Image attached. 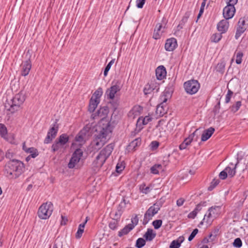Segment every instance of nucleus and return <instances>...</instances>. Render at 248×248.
I'll use <instances>...</instances> for the list:
<instances>
[{
  "label": "nucleus",
  "mask_w": 248,
  "mask_h": 248,
  "mask_svg": "<svg viewBox=\"0 0 248 248\" xmlns=\"http://www.w3.org/2000/svg\"><path fill=\"white\" fill-rule=\"evenodd\" d=\"M219 230L218 229H215L210 234L209 237H211L212 236L216 237L218 233Z\"/></svg>",
  "instance_id": "69168bd1"
},
{
  "label": "nucleus",
  "mask_w": 248,
  "mask_h": 248,
  "mask_svg": "<svg viewBox=\"0 0 248 248\" xmlns=\"http://www.w3.org/2000/svg\"><path fill=\"white\" fill-rule=\"evenodd\" d=\"M233 94V92L231 90H228L227 94L226 95L225 103H228L231 100L232 96Z\"/></svg>",
  "instance_id": "3c124183"
},
{
  "label": "nucleus",
  "mask_w": 248,
  "mask_h": 248,
  "mask_svg": "<svg viewBox=\"0 0 248 248\" xmlns=\"http://www.w3.org/2000/svg\"><path fill=\"white\" fill-rule=\"evenodd\" d=\"M99 100L95 99L94 98H91L89 105L88 110L90 112L94 111L98 104L99 103Z\"/></svg>",
  "instance_id": "393cba45"
},
{
  "label": "nucleus",
  "mask_w": 248,
  "mask_h": 248,
  "mask_svg": "<svg viewBox=\"0 0 248 248\" xmlns=\"http://www.w3.org/2000/svg\"><path fill=\"white\" fill-rule=\"evenodd\" d=\"M145 240L143 238H138L136 241V247L138 248H141L145 245Z\"/></svg>",
  "instance_id": "79ce46f5"
},
{
  "label": "nucleus",
  "mask_w": 248,
  "mask_h": 248,
  "mask_svg": "<svg viewBox=\"0 0 248 248\" xmlns=\"http://www.w3.org/2000/svg\"><path fill=\"white\" fill-rule=\"evenodd\" d=\"M220 210L221 207L219 206H214L209 208L199 225H202L204 222L207 225H211L213 220L220 214Z\"/></svg>",
  "instance_id": "423d86ee"
},
{
  "label": "nucleus",
  "mask_w": 248,
  "mask_h": 248,
  "mask_svg": "<svg viewBox=\"0 0 248 248\" xmlns=\"http://www.w3.org/2000/svg\"><path fill=\"white\" fill-rule=\"evenodd\" d=\"M197 214V213L194 210L188 215V217L189 218H194L196 216Z\"/></svg>",
  "instance_id": "e2e57ef3"
},
{
  "label": "nucleus",
  "mask_w": 248,
  "mask_h": 248,
  "mask_svg": "<svg viewBox=\"0 0 248 248\" xmlns=\"http://www.w3.org/2000/svg\"><path fill=\"white\" fill-rule=\"evenodd\" d=\"M7 134L6 127L3 124H0V135L2 137H5Z\"/></svg>",
  "instance_id": "58836bf2"
},
{
  "label": "nucleus",
  "mask_w": 248,
  "mask_h": 248,
  "mask_svg": "<svg viewBox=\"0 0 248 248\" xmlns=\"http://www.w3.org/2000/svg\"><path fill=\"white\" fill-rule=\"evenodd\" d=\"M102 89L101 88H99L97 90L95 91L93 96H92V98H94L95 99L100 101V98L102 96Z\"/></svg>",
  "instance_id": "c9c22d12"
},
{
  "label": "nucleus",
  "mask_w": 248,
  "mask_h": 248,
  "mask_svg": "<svg viewBox=\"0 0 248 248\" xmlns=\"http://www.w3.org/2000/svg\"><path fill=\"white\" fill-rule=\"evenodd\" d=\"M239 161H237L235 164L230 163L229 165L225 168L226 171L227 172V175L232 178L233 177L236 173V168L238 165Z\"/></svg>",
  "instance_id": "6ab92c4d"
},
{
  "label": "nucleus",
  "mask_w": 248,
  "mask_h": 248,
  "mask_svg": "<svg viewBox=\"0 0 248 248\" xmlns=\"http://www.w3.org/2000/svg\"><path fill=\"white\" fill-rule=\"evenodd\" d=\"M53 210V205L51 202H46L42 204L39 207L38 215L39 218L46 219L49 217Z\"/></svg>",
  "instance_id": "0eeeda50"
},
{
  "label": "nucleus",
  "mask_w": 248,
  "mask_h": 248,
  "mask_svg": "<svg viewBox=\"0 0 248 248\" xmlns=\"http://www.w3.org/2000/svg\"><path fill=\"white\" fill-rule=\"evenodd\" d=\"M227 172L226 171V170H224L220 172L219 174V177L222 180H224L227 177Z\"/></svg>",
  "instance_id": "6e6d98bb"
},
{
  "label": "nucleus",
  "mask_w": 248,
  "mask_h": 248,
  "mask_svg": "<svg viewBox=\"0 0 248 248\" xmlns=\"http://www.w3.org/2000/svg\"><path fill=\"white\" fill-rule=\"evenodd\" d=\"M26 98V93L23 91H21L19 93L16 94L13 98L12 104L8 110L13 113L21 108Z\"/></svg>",
  "instance_id": "39448f33"
},
{
  "label": "nucleus",
  "mask_w": 248,
  "mask_h": 248,
  "mask_svg": "<svg viewBox=\"0 0 248 248\" xmlns=\"http://www.w3.org/2000/svg\"><path fill=\"white\" fill-rule=\"evenodd\" d=\"M214 131L215 128L212 127H211L208 129L204 130L202 135V141H205L208 140L214 133Z\"/></svg>",
  "instance_id": "5701e85b"
},
{
  "label": "nucleus",
  "mask_w": 248,
  "mask_h": 248,
  "mask_svg": "<svg viewBox=\"0 0 248 248\" xmlns=\"http://www.w3.org/2000/svg\"><path fill=\"white\" fill-rule=\"evenodd\" d=\"M184 87L187 93L194 94L198 91L200 84L197 80L191 79L185 82Z\"/></svg>",
  "instance_id": "6e6552de"
},
{
  "label": "nucleus",
  "mask_w": 248,
  "mask_h": 248,
  "mask_svg": "<svg viewBox=\"0 0 248 248\" xmlns=\"http://www.w3.org/2000/svg\"><path fill=\"white\" fill-rule=\"evenodd\" d=\"M83 155V151L80 149H77L74 152L70 160L68 166L70 169H73L80 160L81 157Z\"/></svg>",
  "instance_id": "f8f14e48"
},
{
  "label": "nucleus",
  "mask_w": 248,
  "mask_h": 248,
  "mask_svg": "<svg viewBox=\"0 0 248 248\" xmlns=\"http://www.w3.org/2000/svg\"><path fill=\"white\" fill-rule=\"evenodd\" d=\"M151 172L153 174H158L160 171L163 170L162 166L160 164H155L151 167Z\"/></svg>",
  "instance_id": "473e14b6"
},
{
  "label": "nucleus",
  "mask_w": 248,
  "mask_h": 248,
  "mask_svg": "<svg viewBox=\"0 0 248 248\" xmlns=\"http://www.w3.org/2000/svg\"><path fill=\"white\" fill-rule=\"evenodd\" d=\"M61 217H62V221H61V225H65L68 221L67 218L66 217H65L63 216L62 215Z\"/></svg>",
  "instance_id": "338daca9"
},
{
  "label": "nucleus",
  "mask_w": 248,
  "mask_h": 248,
  "mask_svg": "<svg viewBox=\"0 0 248 248\" xmlns=\"http://www.w3.org/2000/svg\"><path fill=\"white\" fill-rule=\"evenodd\" d=\"M162 220L161 219H157L154 220L152 224L155 229H158L162 225Z\"/></svg>",
  "instance_id": "a18cd8bd"
},
{
  "label": "nucleus",
  "mask_w": 248,
  "mask_h": 248,
  "mask_svg": "<svg viewBox=\"0 0 248 248\" xmlns=\"http://www.w3.org/2000/svg\"><path fill=\"white\" fill-rule=\"evenodd\" d=\"M139 221V218L137 217V216H135L134 217H132L131 218V222L130 224H133L134 227L137 225Z\"/></svg>",
  "instance_id": "13d9d810"
},
{
  "label": "nucleus",
  "mask_w": 248,
  "mask_h": 248,
  "mask_svg": "<svg viewBox=\"0 0 248 248\" xmlns=\"http://www.w3.org/2000/svg\"><path fill=\"white\" fill-rule=\"evenodd\" d=\"M124 168V167L123 165H119L118 164L116 167V170L117 172L120 173Z\"/></svg>",
  "instance_id": "052dcab7"
},
{
  "label": "nucleus",
  "mask_w": 248,
  "mask_h": 248,
  "mask_svg": "<svg viewBox=\"0 0 248 248\" xmlns=\"http://www.w3.org/2000/svg\"><path fill=\"white\" fill-rule=\"evenodd\" d=\"M198 231H198V229H195L192 231V232H191V233L188 237V240L189 241H191L194 238V237L196 236V235L198 233Z\"/></svg>",
  "instance_id": "5fc2aeb1"
},
{
  "label": "nucleus",
  "mask_w": 248,
  "mask_h": 248,
  "mask_svg": "<svg viewBox=\"0 0 248 248\" xmlns=\"http://www.w3.org/2000/svg\"><path fill=\"white\" fill-rule=\"evenodd\" d=\"M23 149L27 153H30L32 158H35L38 155L37 150L34 147L28 148L25 145V143L23 144Z\"/></svg>",
  "instance_id": "b1692460"
},
{
  "label": "nucleus",
  "mask_w": 248,
  "mask_h": 248,
  "mask_svg": "<svg viewBox=\"0 0 248 248\" xmlns=\"http://www.w3.org/2000/svg\"><path fill=\"white\" fill-rule=\"evenodd\" d=\"M222 37V33L221 32L214 33L211 37V41L217 43L221 40Z\"/></svg>",
  "instance_id": "4c0bfd02"
},
{
  "label": "nucleus",
  "mask_w": 248,
  "mask_h": 248,
  "mask_svg": "<svg viewBox=\"0 0 248 248\" xmlns=\"http://www.w3.org/2000/svg\"><path fill=\"white\" fill-rule=\"evenodd\" d=\"M159 90V84L157 83L155 80L151 81L147 84L143 89V92L145 95L152 94L153 95L157 93Z\"/></svg>",
  "instance_id": "9d476101"
},
{
  "label": "nucleus",
  "mask_w": 248,
  "mask_h": 248,
  "mask_svg": "<svg viewBox=\"0 0 248 248\" xmlns=\"http://www.w3.org/2000/svg\"><path fill=\"white\" fill-rule=\"evenodd\" d=\"M189 17V13H186L184 16L183 17L182 20H181L179 24L178 25L177 28L179 29H182L184 25L185 24L186 22H187L188 19Z\"/></svg>",
  "instance_id": "72a5a7b5"
},
{
  "label": "nucleus",
  "mask_w": 248,
  "mask_h": 248,
  "mask_svg": "<svg viewBox=\"0 0 248 248\" xmlns=\"http://www.w3.org/2000/svg\"><path fill=\"white\" fill-rule=\"evenodd\" d=\"M241 106V101L236 102L235 104L232 105L231 107V111L234 113L236 112L239 109Z\"/></svg>",
  "instance_id": "c03bdc74"
},
{
  "label": "nucleus",
  "mask_w": 248,
  "mask_h": 248,
  "mask_svg": "<svg viewBox=\"0 0 248 248\" xmlns=\"http://www.w3.org/2000/svg\"><path fill=\"white\" fill-rule=\"evenodd\" d=\"M146 0H137L136 5L139 8H142L145 3Z\"/></svg>",
  "instance_id": "4d7b16f0"
},
{
  "label": "nucleus",
  "mask_w": 248,
  "mask_h": 248,
  "mask_svg": "<svg viewBox=\"0 0 248 248\" xmlns=\"http://www.w3.org/2000/svg\"><path fill=\"white\" fill-rule=\"evenodd\" d=\"M172 86L173 83H171V87L170 88L167 87L165 89L163 92V94L160 97L161 103L157 105L156 109V114L159 117L163 116L167 113L168 108L167 105V102L169 98L170 97L171 94L173 92V89Z\"/></svg>",
  "instance_id": "f257e3e1"
},
{
  "label": "nucleus",
  "mask_w": 248,
  "mask_h": 248,
  "mask_svg": "<svg viewBox=\"0 0 248 248\" xmlns=\"http://www.w3.org/2000/svg\"><path fill=\"white\" fill-rule=\"evenodd\" d=\"M235 12V8L234 6L230 4H227L224 7L223 12V15L224 18L227 20L232 18Z\"/></svg>",
  "instance_id": "4468645a"
},
{
  "label": "nucleus",
  "mask_w": 248,
  "mask_h": 248,
  "mask_svg": "<svg viewBox=\"0 0 248 248\" xmlns=\"http://www.w3.org/2000/svg\"><path fill=\"white\" fill-rule=\"evenodd\" d=\"M198 130V129H197L193 133L190 135L188 137L186 138L183 142L186 144L187 146L189 145L193 140Z\"/></svg>",
  "instance_id": "e433bc0d"
},
{
  "label": "nucleus",
  "mask_w": 248,
  "mask_h": 248,
  "mask_svg": "<svg viewBox=\"0 0 248 248\" xmlns=\"http://www.w3.org/2000/svg\"><path fill=\"white\" fill-rule=\"evenodd\" d=\"M162 26L160 23H158L156 24L153 35V38L157 40L160 38L161 35L160 30L162 28Z\"/></svg>",
  "instance_id": "bb28decb"
},
{
  "label": "nucleus",
  "mask_w": 248,
  "mask_h": 248,
  "mask_svg": "<svg viewBox=\"0 0 248 248\" xmlns=\"http://www.w3.org/2000/svg\"><path fill=\"white\" fill-rule=\"evenodd\" d=\"M161 206L160 203L156 202L147 210L144 216V224L147 223L152 218V217L157 213L158 211L160 210Z\"/></svg>",
  "instance_id": "1a4fd4ad"
},
{
  "label": "nucleus",
  "mask_w": 248,
  "mask_h": 248,
  "mask_svg": "<svg viewBox=\"0 0 248 248\" xmlns=\"http://www.w3.org/2000/svg\"><path fill=\"white\" fill-rule=\"evenodd\" d=\"M88 221V217H86L85 221L79 224L78 231L76 234V238L77 239H79L82 236V233L84 232V228L85 227V225Z\"/></svg>",
  "instance_id": "a878e982"
},
{
  "label": "nucleus",
  "mask_w": 248,
  "mask_h": 248,
  "mask_svg": "<svg viewBox=\"0 0 248 248\" xmlns=\"http://www.w3.org/2000/svg\"><path fill=\"white\" fill-rule=\"evenodd\" d=\"M205 5V2H202V5H201V7L200 8L199 13L198 17H197L198 18H199L201 16L202 14Z\"/></svg>",
  "instance_id": "bf43d9fd"
},
{
  "label": "nucleus",
  "mask_w": 248,
  "mask_h": 248,
  "mask_svg": "<svg viewBox=\"0 0 248 248\" xmlns=\"http://www.w3.org/2000/svg\"><path fill=\"white\" fill-rule=\"evenodd\" d=\"M220 182V180L217 179H214L211 182L210 186L208 187V189L209 191L212 190Z\"/></svg>",
  "instance_id": "a19ab883"
},
{
  "label": "nucleus",
  "mask_w": 248,
  "mask_h": 248,
  "mask_svg": "<svg viewBox=\"0 0 248 248\" xmlns=\"http://www.w3.org/2000/svg\"><path fill=\"white\" fill-rule=\"evenodd\" d=\"M5 156L7 158L11 159L13 156V154L10 151H8L5 154Z\"/></svg>",
  "instance_id": "774afa93"
},
{
  "label": "nucleus",
  "mask_w": 248,
  "mask_h": 248,
  "mask_svg": "<svg viewBox=\"0 0 248 248\" xmlns=\"http://www.w3.org/2000/svg\"><path fill=\"white\" fill-rule=\"evenodd\" d=\"M114 144L110 143L102 150L93 162V166L97 168L101 167L111 154L114 149Z\"/></svg>",
  "instance_id": "20e7f679"
},
{
  "label": "nucleus",
  "mask_w": 248,
  "mask_h": 248,
  "mask_svg": "<svg viewBox=\"0 0 248 248\" xmlns=\"http://www.w3.org/2000/svg\"><path fill=\"white\" fill-rule=\"evenodd\" d=\"M225 64L224 62L218 63L217 65V70L220 72H223Z\"/></svg>",
  "instance_id": "603ef678"
},
{
  "label": "nucleus",
  "mask_w": 248,
  "mask_h": 248,
  "mask_svg": "<svg viewBox=\"0 0 248 248\" xmlns=\"http://www.w3.org/2000/svg\"><path fill=\"white\" fill-rule=\"evenodd\" d=\"M121 87L117 84L111 86L109 88L107 89L106 92L107 98L113 99L115 97V95L121 90Z\"/></svg>",
  "instance_id": "ddd939ff"
},
{
  "label": "nucleus",
  "mask_w": 248,
  "mask_h": 248,
  "mask_svg": "<svg viewBox=\"0 0 248 248\" xmlns=\"http://www.w3.org/2000/svg\"><path fill=\"white\" fill-rule=\"evenodd\" d=\"M58 129L59 125L57 124V120H56L55 124L48 131L47 136L44 140V143L46 144L50 143L56 136Z\"/></svg>",
  "instance_id": "9b49d317"
},
{
  "label": "nucleus",
  "mask_w": 248,
  "mask_h": 248,
  "mask_svg": "<svg viewBox=\"0 0 248 248\" xmlns=\"http://www.w3.org/2000/svg\"><path fill=\"white\" fill-rule=\"evenodd\" d=\"M118 225V222L116 220H113L112 221L110 222L109 223V227L111 230H115L117 228Z\"/></svg>",
  "instance_id": "8fccbe9b"
},
{
  "label": "nucleus",
  "mask_w": 248,
  "mask_h": 248,
  "mask_svg": "<svg viewBox=\"0 0 248 248\" xmlns=\"http://www.w3.org/2000/svg\"><path fill=\"white\" fill-rule=\"evenodd\" d=\"M89 131L87 128H83L79 133L76 136L75 140L80 143L84 142L87 139Z\"/></svg>",
  "instance_id": "dca6fc26"
},
{
  "label": "nucleus",
  "mask_w": 248,
  "mask_h": 248,
  "mask_svg": "<svg viewBox=\"0 0 248 248\" xmlns=\"http://www.w3.org/2000/svg\"><path fill=\"white\" fill-rule=\"evenodd\" d=\"M125 205H126V200L124 199L123 200V201L121 202V203L119 204V205L118 207V208H117V210L118 211V212H119L118 215H121L123 209L125 207Z\"/></svg>",
  "instance_id": "ea45409f"
},
{
  "label": "nucleus",
  "mask_w": 248,
  "mask_h": 248,
  "mask_svg": "<svg viewBox=\"0 0 248 248\" xmlns=\"http://www.w3.org/2000/svg\"><path fill=\"white\" fill-rule=\"evenodd\" d=\"M21 75L23 76H26L28 75L31 67V64L30 60H28L25 62H23L21 65Z\"/></svg>",
  "instance_id": "a211bd4d"
},
{
  "label": "nucleus",
  "mask_w": 248,
  "mask_h": 248,
  "mask_svg": "<svg viewBox=\"0 0 248 248\" xmlns=\"http://www.w3.org/2000/svg\"><path fill=\"white\" fill-rule=\"evenodd\" d=\"M227 4L232 5L234 6L238 1V0H226Z\"/></svg>",
  "instance_id": "0e129e2a"
},
{
  "label": "nucleus",
  "mask_w": 248,
  "mask_h": 248,
  "mask_svg": "<svg viewBox=\"0 0 248 248\" xmlns=\"http://www.w3.org/2000/svg\"><path fill=\"white\" fill-rule=\"evenodd\" d=\"M245 21L241 18L238 22V27L235 35L236 39H238L241 34L246 31V28L245 27Z\"/></svg>",
  "instance_id": "2eb2a0df"
},
{
  "label": "nucleus",
  "mask_w": 248,
  "mask_h": 248,
  "mask_svg": "<svg viewBox=\"0 0 248 248\" xmlns=\"http://www.w3.org/2000/svg\"><path fill=\"white\" fill-rule=\"evenodd\" d=\"M243 56V53L242 52L239 51V52H237V53L236 54V63L237 64L241 63L242 58Z\"/></svg>",
  "instance_id": "09e8293b"
},
{
  "label": "nucleus",
  "mask_w": 248,
  "mask_h": 248,
  "mask_svg": "<svg viewBox=\"0 0 248 248\" xmlns=\"http://www.w3.org/2000/svg\"><path fill=\"white\" fill-rule=\"evenodd\" d=\"M140 143L141 139L140 138H137L130 143L129 148L130 149L135 150L136 147L140 146Z\"/></svg>",
  "instance_id": "7c9ffc66"
},
{
  "label": "nucleus",
  "mask_w": 248,
  "mask_h": 248,
  "mask_svg": "<svg viewBox=\"0 0 248 248\" xmlns=\"http://www.w3.org/2000/svg\"><path fill=\"white\" fill-rule=\"evenodd\" d=\"M23 163L17 160L9 161L5 166V170L9 177L16 178L20 175L23 170Z\"/></svg>",
  "instance_id": "7ed1b4c3"
},
{
  "label": "nucleus",
  "mask_w": 248,
  "mask_h": 248,
  "mask_svg": "<svg viewBox=\"0 0 248 248\" xmlns=\"http://www.w3.org/2000/svg\"><path fill=\"white\" fill-rule=\"evenodd\" d=\"M229 27V22L226 20H222L217 24V28L221 33H225Z\"/></svg>",
  "instance_id": "4be33fe9"
},
{
  "label": "nucleus",
  "mask_w": 248,
  "mask_h": 248,
  "mask_svg": "<svg viewBox=\"0 0 248 248\" xmlns=\"http://www.w3.org/2000/svg\"><path fill=\"white\" fill-rule=\"evenodd\" d=\"M115 60L113 59L106 66V67L105 68L104 71V75L106 77L108 75V71L109 70L111 65L114 62Z\"/></svg>",
  "instance_id": "49530a36"
},
{
  "label": "nucleus",
  "mask_w": 248,
  "mask_h": 248,
  "mask_svg": "<svg viewBox=\"0 0 248 248\" xmlns=\"http://www.w3.org/2000/svg\"><path fill=\"white\" fill-rule=\"evenodd\" d=\"M108 108L107 107L101 108L99 110H97L96 113L94 114L93 117V119H95L97 116L99 117L101 119L105 118L108 115Z\"/></svg>",
  "instance_id": "412c9836"
},
{
  "label": "nucleus",
  "mask_w": 248,
  "mask_h": 248,
  "mask_svg": "<svg viewBox=\"0 0 248 248\" xmlns=\"http://www.w3.org/2000/svg\"><path fill=\"white\" fill-rule=\"evenodd\" d=\"M185 200L184 199L181 198H179L176 202V204L178 206H182L184 203Z\"/></svg>",
  "instance_id": "680f3d73"
},
{
  "label": "nucleus",
  "mask_w": 248,
  "mask_h": 248,
  "mask_svg": "<svg viewBox=\"0 0 248 248\" xmlns=\"http://www.w3.org/2000/svg\"><path fill=\"white\" fill-rule=\"evenodd\" d=\"M110 125L108 123L102 127L99 134L93 141L92 144L94 148L95 149H99L101 148L110 138Z\"/></svg>",
  "instance_id": "f03ea898"
},
{
  "label": "nucleus",
  "mask_w": 248,
  "mask_h": 248,
  "mask_svg": "<svg viewBox=\"0 0 248 248\" xmlns=\"http://www.w3.org/2000/svg\"><path fill=\"white\" fill-rule=\"evenodd\" d=\"M184 240V238L183 237H180L179 239L172 241L170 246V248H179Z\"/></svg>",
  "instance_id": "c756f323"
},
{
  "label": "nucleus",
  "mask_w": 248,
  "mask_h": 248,
  "mask_svg": "<svg viewBox=\"0 0 248 248\" xmlns=\"http://www.w3.org/2000/svg\"><path fill=\"white\" fill-rule=\"evenodd\" d=\"M242 245V242L240 238H237L234 239L233 242V246L234 247L240 248Z\"/></svg>",
  "instance_id": "de8ad7c7"
},
{
  "label": "nucleus",
  "mask_w": 248,
  "mask_h": 248,
  "mask_svg": "<svg viewBox=\"0 0 248 248\" xmlns=\"http://www.w3.org/2000/svg\"><path fill=\"white\" fill-rule=\"evenodd\" d=\"M68 140L69 137L65 134L61 135L57 140L59 143H60L62 146L65 144L68 141Z\"/></svg>",
  "instance_id": "f704fd0d"
},
{
  "label": "nucleus",
  "mask_w": 248,
  "mask_h": 248,
  "mask_svg": "<svg viewBox=\"0 0 248 248\" xmlns=\"http://www.w3.org/2000/svg\"><path fill=\"white\" fill-rule=\"evenodd\" d=\"M152 118L150 116H146L144 117H140L137 121V123L139 124L140 123L142 124L143 125L147 124L149 122L151 121Z\"/></svg>",
  "instance_id": "2f4dec72"
},
{
  "label": "nucleus",
  "mask_w": 248,
  "mask_h": 248,
  "mask_svg": "<svg viewBox=\"0 0 248 248\" xmlns=\"http://www.w3.org/2000/svg\"><path fill=\"white\" fill-rule=\"evenodd\" d=\"M177 46L176 39L171 38L167 40L165 45V48L167 51H173Z\"/></svg>",
  "instance_id": "f3484780"
},
{
  "label": "nucleus",
  "mask_w": 248,
  "mask_h": 248,
  "mask_svg": "<svg viewBox=\"0 0 248 248\" xmlns=\"http://www.w3.org/2000/svg\"><path fill=\"white\" fill-rule=\"evenodd\" d=\"M156 78L158 80L163 79L166 76V71L163 65L159 66L155 70Z\"/></svg>",
  "instance_id": "aec40b11"
},
{
  "label": "nucleus",
  "mask_w": 248,
  "mask_h": 248,
  "mask_svg": "<svg viewBox=\"0 0 248 248\" xmlns=\"http://www.w3.org/2000/svg\"><path fill=\"white\" fill-rule=\"evenodd\" d=\"M140 188L142 192L145 194H147L150 191V187L149 186H146L145 184L141 185Z\"/></svg>",
  "instance_id": "864d4df0"
},
{
  "label": "nucleus",
  "mask_w": 248,
  "mask_h": 248,
  "mask_svg": "<svg viewBox=\"0 0 248 248\" xmlns=\"http://www.w3.org/2000/svg\"><path fill=\"white\" fill-rule=\"evenodd\" d=\"M62 146V145L60 143H59V141L57 140L55 141V143L53 144V145H52V150L53 152H55L58 151Z\"/></svg>",
  "instance_id": "37998d69"
},
{
  "label": "nucleus",
  "mask_w": 248,
  "mask_h": 248,
  "mask_svg": "<svg viewBox=\"0 0 248 248\" xmlns=\"http://www.w3.org/2000/svg\"><path fill=\"white\" fill-rule=\"evenodd\" d=\"M156 236V233L153 232L152 229H148L144 235V237L147 241H152Z\"/></svg>",
  "instance_id": "c85d7f7f"
},
{
  "label": "nucleus",
  "mask_w": 248,
  "mask_h": 248,
  "mask_svg": "<svg viewBox=\"0 0 248 248\" xmlns=\"http://www.w3.org/2000/svg\"><path fill=\"white\" fill-rule=\"evenodd\" d=\"M134 228L133 224H128L125 226L122 230L119 232V236H122L127 234L131 230Z\"/></svg>",
  "instance_id": "cd10ccee"
}]
</instances>
